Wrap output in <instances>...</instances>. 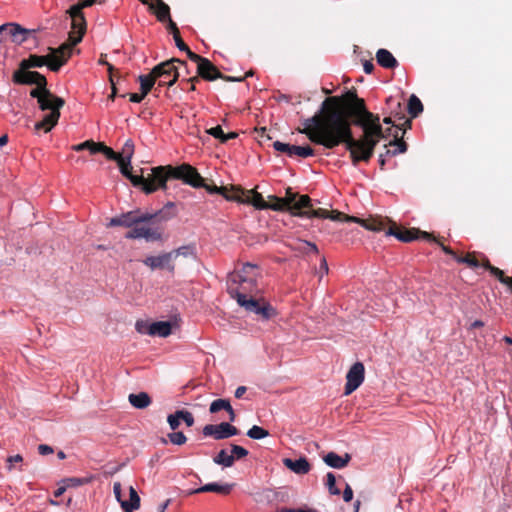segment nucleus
I'll return each instance as SVG.
<instances>
[{"label":"nucleus","mask_w":512,"mask_h":512,"mask_svg":"<svg viewBox=\"0 0 512 512\" xmlns=\"http://www.w3.org/2000/svg\"><path fill=\"white\" fill-rule=\"evenodd\" d=\"M368 110L365 101L357 96L356 91L349 90L341 96L326 98L321 110L303 121V128L298 129L313 143L315 135L328 137L337 131L352 125V120L362 116Z\"/></svg>","instance_id":"obj_1"},{"label":"nucleus","mask_w":512,"mask_h":512,"mask_svg":"<svg viewBox=\"0 0 512 512\" xmlns=\"http://www.w3.org/2000/svg\"><path fill=\"white\" fill-rule=\"evenodd\" d=\"M12 81L17 85H36V88L30 91V96L37 99L40 110L50 112L37 122L34 128L36 131L50 132L59 121L60 109L65 105L64 99L47 89L46 77L37 71L23 70L19 67L13 73Z\"/></svg>","instance_id":"obj_2"},{"label":"nucleus","mask_w":512,"mask_h":512,"mask_svg":"<svg viewBox=\"0 0 512 512\" xmlns=\"http://www.w3.org/2000/svg\"><path fill=\"white\" fill-rule=\"evenodd\" d=\"M132 160L119 159L117 161L121 174L128 178L134 187L140 188L145 194H151L159 189L165 190L170 178H186L184 172H193L189 166H157L151 169V174L145 177L143 169L141 175L132 173Z\"/></svg>","instance_id":"obj_3"},{"label":"nucleus","mask_w":512,"mask_h":512,"mask_svg":"<svg viewBox=\"0 0 512 512\" xmlns=\"http://www.w3.org/2000/svg\"><path fill=\"white\" fill-rule=\"evenodd\" d=\"M313 143L322 145L327 149H333L340 144H345L346 149L350 153L353 165H357L360 161L368 162L373 154L380 138H366L363 134L362 138L355 139L352 133V125H349L328 137H319L315 135Z\"/></svg>","instance_id":"obj_4"},{"label":"nucleus","mask_w":512,"mask_h":512,"mask_svg":"<svg viewBox=\"0 0 512 512\" xmlns=\"http://www.w3.org/2000/svg\"><path fill=\"white\" fill-rule=\"evenodd\" d=\"M259 276V268L251 263H244L240 269L231 272L227 279V291L231 298L257 293Z\"/></svg>","instance_id":"obj_5"},{"label":"nucleus","mask_w":512,"mask_h":512,"mask_svg":"<svg viewBox=\"0 0 512 512\" xmlns=\"http://www.w3.org/2000/svg\"><path fill=\"white\" fill-rule=\"evenodd\" d=\"M175 63L186 65L185 61L178 58H171L152 68L151 72L158 81V87L155 90L163 86L172 87L177 82L180 74Z\"/></svg>","instance_id":"obj_6"},{"label":"nucleus","mask_w":512,"mask_h":512,"mask_svg":"<svg viewBox=\"0 0 512 512\" xmlns=\"http://www.w3.org/2000/svg\"><path fill=\"white\" fill-rule=\"evenodd\" d=\"M246 311L254 313L261 320H269L276 316V311L271 304L264 299H257L254 294L241 295L235 299Z\"/></svg>","instance_id":"obj_7"},{"label":"nucleus","mask_w":512,"mask_h":512,"mask_svg":"<svg viewBox=\"0 0 512 512\" xmlns=\"http://www.w3.org/2000/svg\"><path fill=\"white\" fill-rule=\"evenodd\" d=\"M352 125L360 126L363 129V134L366 135V138H386L391 129L388 128L383 130L380 124L379 115L373 114L370 111H367L362 116H359L356 119L352 120Z\"/></svg>","instance_id":"obj_8"},{"label":"nucleus","mask_w":512,"mask_h":512,"mask_svg":"<svg viewBox=\"0 0 512 512\" xmlns=\"http://www.w3.org/2000/svg\"><path fill=\"white\" fill-rule=\"evenodd\" d=\"M188 58L197 64V74L202 79L214 81L218 79V77H223V74L209 59L194 52H189Z\"/></svg>","instance_id":"obj_9"},{"label":"nucleus","mask_w":512,"mask_h":512,"mask_svg":"<svg viewBox=\"0 0 512 512\" xmlns=\"http://www.w3.org/2000/svg\"><path fill=\"white\" fill-rule=\"evenodd\" d=\"M77 44H72V39L68 37V42L63 43L57 48L49 47V55L51 62L49 63V69L53 72L59 71V69L68 61L71 57L72 49Z\"/></svg>","instance_id":"obj_10"},{"label":"nucleus","mask_w":512,"mask_h":512,"mask_svg":"<svg viewBox=\"0 0 512 512\" xmlns=\"http://www.w3.org/2000/svg\"><path fill=\"white\" fill-rule=\"evenodd\" d=\"M389 236L396 237L399 241L408 243L416 239L435 240V236L418 228H399L395 224L391 226L387 233Z\"/></svg>","instance_id":"obj_11"},{"label":"nucleus","mask_w":512,"mask_h":512,"mask_svg":"<svg viewBox=\"0 0 512 512\" xmlns=\"http://www.w3.org/2000/svg\"><path fill=\"white\" fill-rule=\"evenodd\" d=\"M66 13L71 18V31L69 33L72 44H78L82 41L86 33V20L82 11H77L70 7Z\"/></svg>","instance_id":"obj_12"},{"label":"nucleus","mask_w":512,"mask_h":512,"mask_svg":"<svg viewBox=\"0 0 512 512\" xmlns=\"http://www.w3.org/2000/svg\"><path fill=\"white\" fill-rule=\"evenodd\" d=\"M232 422H221L220 424H207L202 433L204 436L213 437L215 440H223L240 433L239 429L231 424Z\"/></svg>","instance_id":"obj_13"},{"label":"nucleus","mask_w":512,"mask_h":512,"mask_svg":"<svg viewBox=\"0 0 512 512\" xmlns=\"http://www.w3.org/2000/svg\"><path fill=\"white\" fill-rule=\"evenodd\" d=\"M156 215L157 214H140L138 211H129L118 217L112 218L110 220L109 226L134 227V225L151 221Z\"/></svg>","instance_id":"obj_14"},{"label":"nucleus","mask_w":512,"mask_h":512,"mask_svg":"<svg viewBox=\"0 0 512 512\" xmlns=\"http://www.w3.org/2000/svg\"><path fill=\"white\" fill-rule=\"evenodd\" d=\"M298 194L293 193L291 188L286 189V196L281 198L283 203L284 211H289L293 216V211H302L303 209L311 207V198L308 195H300L299 199L296 200Z\"/></svg>","instance_id":"obj_15"},{"label":"nucleus","mask_w":512,"mask_h":512,"mask_svg":"<svg viewBox=\"0 0 512 512\" xmlns=\"http://www.w3.org/2000/svg\"><path fill=\"white\" fill-rule=\"evenodd\" d=\"M364 373L365 368L363 363L356 362L351 366L346 375L345 395H350L362 384L364 381Z\"/></svg>","instance_id":"obj_16"},{"label":"nucleus","mask_w":512,"mask_h":512,"mask_svg":"<svg viewBox=\"0 0 512 512\" xmlns=\"http://www.w3.org/2000/svg\"><path fill=\"white\" fill-rule=\"evenodd\" d=\"M239 203L252 205L257 210H267L271 209L273 211H279L281 208L280 206L270 205V203H267L262 194L257 192L256 188L246 190L245 194L241 195Z\"/></svg>","instance_id":"obj_17"},{"label":"nucleus","mask_w":512,"mask_h":512,"mask_svg":"<svg viewBox=\"0 0 512 512\" xmlns=\"http://www.w3.org/2000/svg\"><path fill=\"white\" fill-rule=\"evenodd\" d=\"M173 260L174 254L167 252L158 256H148L143 260V263L146 266L150 267L152 270L167 269L169 272L173 273L175 270Z\"/></svg>","instance_id":"obj_18"},{"label":"nucleus","mask_w":512,"mask_h":512,"mask_svg":"<svg viewBox=\"0 0 512 512\" xmlns=\"http://www.w3.org/2000/svg\"><path fill=\"white\" fill-rule=\"evenodd\" d=\"M180 166H189L193 172H184V174L188 175L186 178H175L176 180H181L183 183L190 185L194 188H204L207 192L211 194H215L214 185H207L204 182V178L199 174L197 169L191 166L188 163H183Z\"/></svg>","instance_id":"obj_19"},{"label":"nucleus","mask_w":512,"mask_h":512,"mask_svg":"<svg viewBox=\"0 0 512 512\" xmlns=\"http://www.w3.org/2000/svg\"><path fill=\"white\" fill-rule=\"evenodd\" d=\"M125 237L127 239L144 238L147 241H157L161 239V233L149 227L138 226L137 224L126 233Z\"/></svg>","instance_id":"obj_20"},{"label":"nucleus","mask_w":512,"mask_h":512,"mask_svg":"<svg viewBox=\"0 0 512 512\" xmlns=\"http://www.w3.org/2000/svg\"><path fill=\"white\" fill-rule=\"evenodd\" d=\"M6 31L11 40L17 44H21L27 39V35L29 34V30L22 28L19 24L16 23H8L0 26V33Z\"/></svg>","instance_id":"obj_21"},{"label":"nucleus","mask_w":512,"mask_h":512,"mask_svg":"<svg viewBox=\"0 0 512 512\" xmlns=\"http://www.w3.org/2000/svg\"><path fill=\"white\" fill-rule=\"evenodd\" d=\"M234 486H235L234 483L220 484V483L213 482V483L205 484V485L193 490L191 492V494L214 492V493H217L220 495H229L232 492Z\"/></svg>","instance_id":"obj_22"},{"label":"nucleus","mask_w":512,"mask_h":512,"mask_svg":"<svg viewBox=\"0 0 512 512\" xmlns=\"http://www.w3.org/2000/svg\"><path fill=\"white\" fill-rule=\"evenodd\" d=\"M215 194L222 195L228 201H240L241 195L245 194V189L241 186L230 185V186H216L214 185Z\"/></svg>","instance_id":"obj_23"},{"label":"nucleus","mask_w":512,"mask_h":512,"mask_svg":"<svg viewBox=\"0 0 512 512\" xmlns=\"http://www.w3.org/2000/svg\"><path fill=\"white\" fill-rule=\"evenodd\" d=\"M51 57L49 54L47 55H36L31 54L28 58L23 59L20 61L19 66L23 70L25 69H31V68H40L44 65H47L49 67V63L51 62Z\"/></svg>","instance_id":"obj_24"},{"label":"nucleus","mask_w":512,"mask_h":512,"mask_svg":"<svg viewBox=\"0 0 512 512\" xmlns=\"http://www.w3.org/2000/svg\"><path fill=\"white\" fill-rule=\"evenodd\" d=\"M222 410L228 413V420L230 422H234L236 420V413L228 399L219 398L212 401L209 407V412L211 414H216Z\"/></svg>","instance_id":"obj_25"},{"label":"nucleus","mask_w":512,"mask_h":512,"mask_svg":"<svg viewBox=\"0 0 512 512\" xmlns=\"http://www.w3.org/2000/svg\"><path fill=\"white\" fill-rule=\"evenodd\" d=\"M283 464L285 467L299 475L307 474L311 470V465L305 457H301L297 460L285 458L283 459Z\"/></svg>","instance_id":"obj_26"},{"label":"nucleus","mask_w":512,"mask_h":512,"mask_svg":"<svg viewBox=\"0 0 512 512\" xmlns=\"http://www.w3.org/2000/svg\"><path fill=\"white\" fill-rule=\"evenodd\" d=\"M323 460L332 468L342 469L351 461V455L349 453H345L343 456H340L335 452H329L324 456Z\"/></svg>","instance_id":"obj_27"},{"label":"nucleus","mask_w":512,"mask_h":512,"mask_svg":"<svg viewBox=\"0 0 512 512\" xmlns=\"http://www.w3.org/2000/svg\"><path fill=\"white\" fill-rule=\"evenodd\" d=\"M149 9L153 11L157 20L162 23H169L171 19L170 7L163 0L149 4Z\"/></svg>","instance_id":"obj_28"},{"label":"nucleus","mask_w":512,"mask_h":512,"mask_svg":"<svg viewBox=\"0 0 512 512\" xmlns=\"http://www.w3.org/2000/svg\"><path fill=\"white\" fill-rule=\"evenodd\" d=\"M376 60L380 66L386 69H394L398 66V61L387 49L381 48L376 52Z\"/></svg>","instance_id":"obj_29"},{"label":"nucleus","mask_w":512,"mask_h":512,"mask_svg":"<svg viewBox=\"0 0 512 512\" xmlns=\"http://www.w3.org/2000/svg\"><path fill=\"white\" fill-rule=\"evenodd\" d=\"M172 332V325L169 321L152 322L149 330V335L168 337Z\"/></svg>","instance_id":"obj_30"},{"label":"nucleus","mask_w":512,"mask_h":512,"mask_svg":"<svg viewBox=\"0 0 512 512\" xmlns=\"http://www.w3.org/2000/svg\"><path fill=\"white\" fill-rule=\"evenodd\" d=\"M166 29L173 35V39L177 48L183 52H186L187 56L189 57V52L192 51L181 38L180 31L176 23L173 20H170V22L166 25Z\"/></svg>","instance_id":"obj_31"},{"label":"nucleus","mask_w":512,"mask_h":512,"mask_svg":"<svg viewBox=\"0 0 512 512\" xmlns=\"http://www.w3.org/2000/svg\"><path fill=\"white\" fill-rule=\"evenodd\" d=\"M129 501L121 502L124 512H134L140 507V497L133 486L129 488Z\"/></svg>","instance_id":"obj_32"},{"label":"nucleus","mask_w":512,"mask_h":512,"mask_svg":"<svg viewBox=\"0 0 512 512\" xmlns=\"http://www.w3.org/2000/svg\"><path fill=\"white\" fill-rule=\"evenodd\" d=\"M130 404L137 409L147 408L152 400L146 392H140L138 394H130L128 397Z\"/></svg>","instance_id":"obj_33"},{"label":"nucleus","mask_w":512,"mask_h":512,"mask_svg":"<svg viewBox=\"0 0 512 512\" xmlns=\"http://www.w3.org/2000/svg\"><path fill=\"white\" fill-rule=\"evenodd\" d=\"M293 216L296 217H306V218H328L329 211L323 208L312 209L310 208L303 209L302 211H293Z\"/></svg>","instance_id":"obj_34"},{"label":"nucleus","mask_w":512,"mask_h":512,"mask_svg":"<svg viewBox=\"0 0 512 512\" xmlns=\"http://www.w3.org/2000/svg\"><path fill=\"white\" fill-rule=\"evenodd\" d=\"M138 81L140 83V91L146 97L154 87L157 80L153 76V73L150 72L146 75H139Z\"/></svg>","instance_id":"obj_35"},{"label":"nucleus","mask_w":512,"mask_h":512,"mask_svg":"<svg viewBox=\"0 0 512 512\" xmlns=\"http://www.w3.org/2000/svg\"><path fill=\"white\" fill-rule=\"evenodd\" d=\"M213 461L223 467H232L234 465V455L228 454L225 449H222L214 456Z\"/></svg>","instance_id":"obj_36"},{"label":"nucleus","mask_w":512,"mask_h":512,"mask_svg":"<svg viewBox=\"0 0 512 512\" xmlns=\"http://www.w3.org/2000/svg\"><path fill=\"white\" fill-rule=\"evenodd\" d=\"M102 142H95L93 140H86L82 143H79L77 145H74L72 149L74 151H83V150H89L91 154H97L99 153L100 146Z\"/></svg>","instance_id":"obj_37"},{"label":"nucleus","mask_w":512,"mask_h":512,"mask_svg":"<svg viewBox=\"0 0 512 512\" xmlns=\"http://www.w3.org/2000/svg\"><path fill=\"white\" fill-rule=\"evenodd\" d=\"M422 111L423 104L420 99L415 95H411L408 101V112L411 117H417Z\"/></svg>","instance_id":"obj_38"},{"label":"nucleus","mask_w":512,"mask_h":512,"mask_svg":"<svg viewBox=\"0 0 512 512\" xmlns=\"http://www.w3.org/2000/svg\"><path fill=\"white\" fill-rule=\"evenodd\" d=\"M355 223H359L363 227L371 231H382L384 230V223L378 219H360L359 221H355Z\"/></svg>","instance_id":"obj_39"},{"label":"nucleus","mask_w":512,"mask_h":512,"mask_svg":"<svg viewBox=\"0 0 512 512\" xmlns=\"http://www.w3.org/2000/svg\"><path fill=\"white\" fill-rule=\"evenodd\" d=\"M395 139L393 141H390L388 146H397L396 149L394 150H390V149H387L386 152H385V155H397L399 153H404L406 152L407 150V144L402 140V139H398V135H394ZM385 147H387V145H385Z\"/></svg>","instance_id":"obj_40"},{"label":"nucleus","mask_w":512,"mask_h":512,"mask_svg":"<svg viewBox=\"0 0 512 512\" xmlns=\"http://www.w3.org/2000/svg\"><path fill=\"white\" fill-rule=\"evenodd\" d=\"M456 261L461 264H466L470 268L480 267V261L476 258L475 252H469L465 256H459Z\"/></svg>","instance_id":"obj_41"},{"label":"nucleus","mask_w":512,"mask_h":512,"mask_svg":"<svg viewBox=\"0 0 512 512\" xmlns=\"http://www.w3.org/2000/svg\"><path fill=\"white\" fill-rule=\"evenodd\" d=\"M313 155H314V149L312 147H310L309 145H306V146L293 145L290 157L299 156L301 158H307V157H311Z\"/></svg>","instance_id":"obj_42"},{"label":"nucleus","mask_w":512,"mask_h":512,"mask_svg":"<svg viewBox=\"0 0 512 512\" xmlns=\"http://www.w3.org/2000/svg\"><path fill=\"white\" fill-rule=\"evenodd\" d=\"M329 215L330 216H328V219H331L333 221H339V222H355V221H359L358 217L349 216V215H346L343 212H340V211H337V210L329 211Z\"/></svg>","instance_id":"obj_43"},{"label":"nucleus","mask_w":512,"mask_h":512,"mask_svg":"<svg viewBox=\"0 0 512 512\" xmlns=\"http://www.w3.org/2000/svg\"><path fill=\"white\" fill-rule=\"evenodd\" d=\"M134 148H135V146H134L133 141H132L131 139H128V140L124 143V145H123V147H122L121 151H120V152H118V153H119V155H120V158H119V159H123V160H132V157H133V155H134Z\"/></svg>","instance_id":"obj_44"},{"label":"nucleus","mask_w":512,"mask_h":512,"mask_svg":"<svg viewBox=\"0 0 512 512\" xmlns=\"http://www.w3.org/2000/svg\"><path fill=\"white\" fill-rule=\"evenodd\" d=\"M247 436L251 439L259 440L269 436V431L260 426L254 425L247 431Z\"/></svg>","instance_id":"obj_45"},{"label":"nucleus","mask_w":512,"mask_h":512,"mask_svg":"<svg viewBox=\"0 0 512 512\" xmlns=\"http://www.w3.org/2000/svg\"><path fill=\"white\" fill-rule=\"evenodd\" d=\"M170 253L174 254V260L179 256H184V257L195 256V246L194 245L181 246V247L171 251Z\"/></svg>","instance_id":"obj_46"},{"label":"nucleus","mask_w":512,"mask_h":512,"mask_svg":"<svg viewBox=\"0 0 512 512\" xmlns=\"http://www.w3.org/2000/svg\"><path fill=\"white\" fill-rule=\"evenodd\" d=\"M99 153H102L107 159L118 161L120 158V155L118 152H115L112 148L105 145L103 142L101 143Z\"/></svg>","instance_id":"obj_47"},{"label":"nucleus","mask_w":512,"mask_h":512,"mask_svg":"<svg viewBox=\"0 0 512 512\" xmlns=\"http://www.w3.org/2000/svg\"><path fill=\"white\" fill-rule=\"evenodd\" d=\"M326 486L331 495H340V490L336 487V478L333 473L329 472L326 475Z\"/></svg>","instance_id":"obj_48"},{"label":"nucleus","mask_w":512,"mask_h":512,"mask_svg":"<svg viewBox=\"0 0 512 512\" xmlns=\"http://www.w3.org/2000/svg\"><path fill=\"white\" fill-rule=\"evenodd\" d=\"M169 441L174 445H183L187 441V437L183 432L173 431L167 435Z\"/></svg>","instance_id":"obj_49"},{"label":"nucleus","mask_w":512,"mask_h":512,"mask_svg":"<svg viewBox=\"0 0 512 512\" xmlns=\"http://www.w3.org/2000/svg\"><path fill=\"white\" fill-rule=\"evenodd\" d=\"M230 446H231V455H234V461L240 460L249 454L248 450L242 446H239L236 444H231Z\"/></svg>","instance_id":"obj_50"},{"label":"nucleus","mask_w":512,"mask_h":512,"mask_svg":"<svg viewBox=\"0 0 512 512\" xmlns=\"http://www.w3.org/2000/svg\"><path fill=\"white\" fill-rule=\"evenodd\" d=\"M298 249L304 253H315L318 254L319 250L316 244L309 241H300Z\"/></svg>","instance_id":"obj_51"},{"label":"nucleus","mask_w":512,"mask_h":512,"mask_svg":"<svg viewBox=\"0 0 512 512\" xmlns=\"http://www.w3.org/2000/svg\"><path fill=\"white\" fill-rule=\"evenodd\" d=\"M177 416H180L181 421H184L188 427L194 425L193 414L187 410H177Z\"/></svg>","instance_id":"obj_52"},{"label":"nucleus","mask_w":512,"mask_h":512,"mask_svg":"<svg viewBox=\"0 0 512 512\" xmlns=\"http://www.w3.org/2000/svg\"><path fill=\"white\" fill-rule=\"evenodd\" d=\"M292 147H293V145L287 144V143H283V142H280V141H275L273 143V148L276 151L281 152V153H285L289 157L291 156Z\"/></svg>","instance_id":"obj_53"},{"label":"nucleus","mask_w":512,"mask_h":512,"mask_svg":"<svg viewBox=\"0 0 512 512\" xmlns=\"http://www.w3.org/2000/svg\"><path fill=\"white\" fill-rule=\"evenodd\" d=\"M292 147H293V145L287 144V143H283V142H280V141H275L273 143V148L276 151L281 152V153H285L289 157L291 156Z\"/></svg>","instance_id":"obj_54"},{"label":"nucleus","mask_w":512,"mask_h":512,"mask_svg":"<svg viewBox=\"0 0 512 512\" xmlns=\"http://www.w3.org/2000/svg\"><path fill=\"white\" fill-rule=\"evenodd\" d=\"M167 422L172 431H176V429H178L181 423V418L180 416H177V411L173 414L168 415Z\"/></svg>","instance_id":"obj_55"},{"label":"nucleus","mask_w":512,"mask_h":512,"mask_svg":"<svg viewBox=\"0 0 512 512\" xmlns=\"http://www.w3.org/2000/svg\"><path fill=\"white\" fill-rule=\"evenodd\" d=\"M150 326H151V323H149L147 321H143V320H139L135 324V328H136L137 332L140 334H148L149 335Z\"/></svg>","instance_id":"obj_56"},{"label":"nucleus","mask_w":512,"mask_h":512,"mask_svg":"<svg viewBox=\"0 0 512 512\" xmlns=\"http://www.w3.org/2000/svg\"><path fill=\"white\" fill-rule=\"evenodd\" d=\"M207 134L213 136L214 138L218 139L220 142L222 141V138L224 136L223 129L220 125H217L215 127H212L208 130H206Z\"/></svg>","instance_id":"obj_57"},{"label":"nucleus","mask_w":512,"mask_h":512,"mask_svg":"<svg viewBox=\"0 0 512 512\" xmlns=\"http://www.w3.org/2000/svg\"><path fill=\"white\" fill-rule=\"evenodd\" d=\"M88 482H89V479H87V478H76V477L68 478L65 480V483L67 486H73V487L81 486V485L87 484Z\"/></svg>","instance_id":"obj_58"},{"label":"nucleus","mask_w":512,"mask_h":512,"mask_svg":"<svg viewBox=\"0 0 512 512\" xmlns=\"http://www.w3.org/2000/svg\"><path fill=\"white\" fill-rule=\"evenodd\" d=\"M434 242H436L442 249V251L447 254V255H450L452 256L455 260L457 257H459V255L456 254V252L454 250H452L449 246H446L444 245L440 239L436 238L435 237V240H433Z\"/></svg>","instance_id":"obj_59"},{"label":"nucleus","mask_w":512,"mask_h":512,"mask_svg":"<svg viewBox=\"0 0 512 512\" xmlns=\"http://www.w3.org/2000/svg\"><path fill=\"white\" fill-rule=\"evenodd\" d=\"M21 462H23V457L20 454L9 456L7 458V464H8L7 465V469H8V471H12L13 465L15 463H21Z\"/></svg>","instance_id":"obj_60"},{"label":"nucleus","mask_w":512,"mask_h":512,"mask_svg":"<svg viewBox=\"0 0 512 512\" xmlns=\"http://www.w3.org/2000/svg\"><path fill=\"white\" fill-rule=\"evenodd\" d=\"M96 3V0H81L76 5L71 6L77 11H82L84 8L90 7Z\"/></svg>","instance_id":"obj_61"},{"label":"nucleus","mask_w":512,"mask_h":512,"mask_svg":"<svg viewBox=\"0 0 512 512\" xmlns=\"http://www.w3.org/2000/svg\"><path fill=\"white\" fill-rule=\"evenodd\" d=\"M175 204L173 202H168L163 209L159 210L158 212H156L155 214H157L154 218H157V217H160L162 219H169L171 217L174 216V214H171V215H164L165 213V210L167 209H170V208H174Z\"/></svg>","instance_id":"obj_62"},{"label":"nucleus","mask_w":512,"mask_h":512,"mask_svg":"<svg viewBox=\"0 0 512 512\" xmlns=\"http://www.w3.org/2000/svg\"><path fill=\"white\" fill-rule=\"evenodd\" d=\"M266 202L270 203V205H275L276 207L280 206L281 209L279 211H284V208H283L284 201H282V199L280 197L275 196V195H269L268 201H266Z\"/></svg>","instance_id":"obj_63"},{"label":"nucleus","mask_w":512,"mask_h":512,"mask_svg":"<svg viewBox=\"0 0 512 512\" xmlns=\"http://www.w3.org/2000/svg\"><path fill=\"white\" fill-rule=\"evenodd\" d=\"M353 499V490L349 484H346L345 489L343 491V500L345 502H350Z\"/></svg>","instance_id":"obj_64"}]
</instances>
